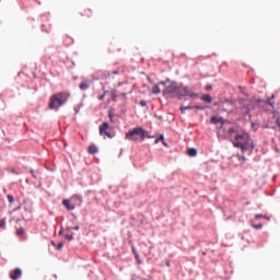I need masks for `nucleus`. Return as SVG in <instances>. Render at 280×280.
Wrapping results in <instances>:
<instances>
[{
	"label": "nucleus",
	"instance_id": "nucleus-4",
	"mask_svg": "<svg viewBox=\"0 0 280 280\" xmlns=\"http://www.w3.org/2000/svg\"><path fill=\"white\" fill-rule=\"evenodd\" d=\"M125 137L126 139H128V141H145V137H148V131H145L143 127H136L129 130L125 135Z\"/></svg>",
	"mask_w": 280,
	"mask_h": 280
},
{
	"label": "nucleus",
	"instance_id": "nucleus-9",
	"mask_svg": "<svg viewBox=\"0 0 280 280\" xmlns=\"http://www.w3.org/2000/svg\"><path fill=\"white\" fill-rule=\"evenodd\" d=\"M90 86H91V82L83 81V82L80 83L79 89L81 91H88V89H90Z\"/></svg>",
	"mask_w": 280,
	"mask_h": 280
},
{
	"label": "nucleus",
	"instance_id": "nucleus-28",
	"mask_svg": "<svg viewBox=\"0 0 280 280\" xmlns=\"http://www.w3.org/2000/svg\"><path fill=\"white\" fill-rule=\"evenodd\" d=\"M206 91H211V85H207Z\"/></svg>",
	"mask_w": 280,
	"mask_h": 280
},
{
	"label": "nucleus",
	"instance_id": "nucleus-23",
	"mask_svg": "<svg viewBox=\"0 0 280 280\" xmlns=\"http://www.w3.org/2000/svg\"><path fill=\"white\" fill-rule=\"evenodd\" d=\"M140 106H148V102H145V101H140Z\"/></svg>",
	"mask_w": 280,
	"mask_h": 280
},
{
	"label": "nucleus",
	"instance_id": "nucleus-3",
	"mask_svg": "<svg viewBox=\"0 0 280 280\" xmlns=\"http://www.w3.org/2000/svg\"><path fill=\"white\" fill-rule=\"evenodd\" d=\"M69 97H71V93L69 92H59L50 96V103L48 107L51 110H58L60 106H65L66 102H69Z\"/></svg>",
	"mask_w": 280,
	"mask_h": 280
},
{
	"label": "nucleus",
	"instance_id": "nucleus-1",
	"mask_svg": "<svg viewBox=\"0 0 280 280\" xmlns=\"http://www.w3.org/2000/svg\"><path fill=\"white\" fill-rule=\"evenodd\" d=\"M229 132L233 140L234 148H240L242 152H246V150H255V144H253V140L248 133H235V129L230 128Z\"/></svg>",
	"mask_w": 280,
	"mask_h": 280
},
{
	"label": "nucleus",
	"instance_id": "nucleus-15",
	"mask_svg": "<svg viewBox=\"0 0 280 280\" xmlns=\"http://www.w3.org/2000/svg\"><path fill=\"white\" fill-rule=\"evenodd\" d=\"M152 93L154 95H159V93H161V88H159V85H154L152 89Z\"/></svg>",
	"mask_w": 280,
	"mask_h": 280
},
{
	"label": "nucleus",
	"instance_id": "nucleus-6",
	"mask_svg": "<svg viewBox=\"0 0 280 280\" xmlns=\"http://www.w3.org/2000/svg\"><path fill=\"white\" fill-rule=\"evenodd\" d=\"M21 275H23L21 268H15L13 271L10 272V279L18 280L21 277Z\"/></svg>",
	"mask_w": 280,
	"mask_h": 280
},
{
	"label": "nucleus",
	"instance_id": "nucleus-33",
	"mask_svg": "<svg viewBox=\"0 0 280 280\" xmlns=\"http://www.w3.org/2000/svg\"><path fill=\"white\" fill-rule=\"evenodd\" d=\"M136 259H139V255L138 254H136Z\"/></svg>",
	"mask_w": 280,
	"mask_h": 280
},
{
	"label": "nucleus",
	"instance_id": "nucleus-20",
	"mask_svg": "<svg viewBox=\"0 0 280 280\" xmlns=\"http://www.w3.org/2000/svg\"><path fill=\"white\" fill-rule=\"evenodd\" d=\"M253 226L254 229H257V230L264 229V224H254Z\"/></svg>",
	"mask_w": 280,
	"mask_h": 280
},
{
	"label": "nucleus",
	"instance_id": "nucleus-19",
	"mask_svg": "<svg viewBox=\"0 0 280 280\" xmlns=\"http://www.w3.org/2000/svg\"><path fill=\"white\" fill-rule=\"evenodd\" d=\"M24 233H25V230H23V229H19L16 231V235H23Z\"/></svg>",
	"mask_w": 280,
	"mask_h": 280
},
{
	"label": "nucleus",
	"instance_id": "nucleus-30",
	"mask_svg": "<svg viewBox=\"0 0 280 280\" xmlns=\"http://www.w3.org/2000/svg\"><path fill=\"white\" fill-rule=\"evenodd\" d=\"M166 266L170 267V260H166Z\"/></svg>",
	"mask_w": 280,
	"mask_h": 280
},
{
	"label": "nucleus",
	"instance_id": "nucleus-2",
	"mask_svg": "<svg viewBox=\"0 0 280 280\" xmlns=\"http://www.w3.org/2000/svg\"><path fill=\"white\" fill-rule=\"evenodd\" d=\"M166 95L171 97H198V93H194L188 86L178 85L176 82L171 83L165 89Z\"/></svg>",
	"mask_w": 280,
	"mask_h": 280
},
{
	"label": "nucleus",
	"instance_id": "nucleus-36",
	"mask_svg": "<svg viewBox=\"0 0 280 280\" xmlns=\"http://www.w3.org/2000/svg\"><path fill=\"white\" fill-rule=\"evenodd\" d=\"M52 246H56V244L54 242H51Z\"/></svg>",
	"mask_w": 280,
	"mask_h": 280
},
{
	"label": "nucleus",
	"instance_id": "nucleus-32",
	"mask_svg": "<svg viewBox=\"0 0 280 280\" xmlns=\"http://www.w3.org/2000/svg\"><path fill=\"white\" fill-rule=\"evenodd\" d=\"M159 141H161L159 138L155 140V143H159Z\"/></svg>",
	"mask_w": 280,
	"mask_h": 280
},
{
	"label": "nucleus",
	"instance_id": "nucleus-26",
	"mask_svg": "<svg viewBox=\"0 0 280 280\" xmlns=\"http://www.w3.org/2000/svg\"><path fill=\"white\" fill-rule=\"evenodd\" d=\"M252 102H258V103H260V102H262V101L259 100V98H253Z\"/></svg>",
	"mask_w": 280,
	"mask_h": 280
},
{
	"label": "nucleus",
	"instance_id": "nucleus-13",
	"mask_svg": "<svg viewBox=\"0 0 280 280\" xmlns=\"http://www.w3.org/2000/svg\"><path fill=\"white\" fill-rule=\"evenodd\" d=\"M202 102H206V104H211V102H213V100L211 98V95L206 94L201 97Z\"/></svg>",
	"mask_w": 280,
	"mask_h": 280
},
{
	"label": "nucleus",
	"instance_id": "nucleus-29",
	"mask_svg": "<svg viewBox=\"0 0 280 280\" xmlns=\"http://www.w3.org/2000/svg\"><path fill=\"white\" fill-rule=\"evenodd\" d=\"M80 230V226H74V231H79Z\"/></svg>",
	"mask_w": 280,
	"mask_h": 280
},
{
	"label": "nucleus",
	"instance_id": "nucleus-14",
	"mask_svg": "<svg viewBox=\"0 0 280 280\" xmlns=\"http://www.w3.org/2000/svg\"><path fill=\"white\" fill-rule=\"evenodd\" d=\"M187 154H188V156H196V154H198V150H196L194 148L188 149Z\"/></svg>",
	"mask_w": 280,
	"mask_h": 280
},
{
	"label": "nucleus",
	"instance_id": "nucleus-21",
	"mask_svg": "<svg viewBox=\"0 0 280 280\" xmlns=\"http://www.w3.org/2000/svg\"><path fill=\"white\" fill-rule=\"evenodd\" d=\"M24 209L27 211V213H32V206H26Z\"/></svg>",
	"mask_w": 280,
	"mask_h": 280
},
{
	"label": "nucleus",
	"instance_id": "nucleus-27",
	"mask_svg": "<svg viewBox=\"0 0 280 280\" xmlns=\"http://www.w3.org/2000/svg\"><path fill=\"white\" fill-rule=\"evenodd\" d=\"M158 139H159L160 141H165V138H164L163 136H160Z\"/></svg>",
	"mask_w": 280,
	"mask_h": 280
},
{
	"label": "nucleus",
	"instance_id": "nucleus-25",
	"mask_svg": "<svg viewBox=\"0 0 280 280\" xmlns=\"http://www.w3.org/2000/svg\"><path fill=\"white\" fill-rule=\"evenodd\" d=\"M255 218L256 220H259V218H264V214H256Z\"/></svg>",
	"mask_w": 280,
	"mask_h": 280
},
{
	"label": "nucleus",
	"instance_id": "nucleus-11",
	"mask_svg": "<svg viewBox=\"0 0 280 280\" xmlns=\"http://www.w3.org/2000/svg\"><path fill=\"white\" fill-rule=\"evenodd\" d=\"M88 152H89V154H97V152H98L97 147L95 144H91L88 148Z\"/></svg>",
	"mask_w": 280,
	"mask_h": 280
},
{
	"label": "nucleus",
	"instance_id": "nucleus-17",
	"mask_svg": "<svg viewBox=\"0 0 280 280\" xmlns=\"http://www.w3.org/2000/svg\"><path fill=\"white\" fill-rule=\"evenodd\" d=\"M7 198H8L9 202H10V205H12L14 202V196L8 195Z\"/></svg>",
	"mask_w": 280,
	"mask_h": 280
},
{
	"label": "nucleus",
	"instance_id": "nucleus-8",
	"mask_svg": "<svg viewBox=\"0 0 280 280\" xmlns=\"http://www.w3.org/2000/svg\"><path fill=\"white\" fill-rule=\"evenodd\" d=\"M191 108H197V110H205V107L202 106H182L180 112L185 113V110H191Z\"/></svg>",
	"mask_w": 280,
	"mask_h": 280
},
{
	"label": "nucleus",
	"instance_id": "nucleus-5",
	"mask_svg": "<svg viewBox=\"0 0 280 280\" xmlns=\"http://www.w3.org/2000/svg\"><path fill=\"white\" fill-rule=\"evenodd\" d=\"M109 125L108 122H103L100 126V135H106V137L108 139H113V133H110V131H108Z\"/></svg>",
	"mask_w": 280,
	"mask_h": 280
},
{
	"label": "nucleus",
	"instance_id": "nucleus-22",
	"mask_svg": "<svg viewBox=\"0 0 280 280\" xmlns=\"http://www.w3.org/2000/svg\"><path fill=\"white\" fill-rule=\"evenodd\" d=\"M62 246H65V243L63 242L59 243L57 246V250H61Z\"/></svg>",
	"mask_w": 280,
	"mask_h": 280
},
{
	"label": "nucleus",
	"instance_id": "nucleus-16",
	"mask_svg": "<svg viewBox=\"0 0 280 280\" xmlns=\"http://www.w3.org/2000/svg\"><path fill=\"white\" fill-rule=\"evenodd\" d=\"M7 221L5 219L0 220V229H5Z\"/></svg>",
	"mask_w": 280,
	"mask_h": 280
},
{
	"label": "nucleus",
	"instance_id": "nucleus-35",
	"mask_svg": "<svg viewBox=\"0 0 280 280\" xmlns=\"http://www.w3.org/2000/svg\"><path fill=\"white\" fill-rule=\"evenodd\" d=\"M59 235H62V231L59 232Z\"/></svg>",
	"mask_w": 280,
	"mask_h": 280
},
{
	"label": "nucleus",
	"instance_id": "nucleus-34",
	"mask_svg": "<svg viewBox=\"0 0 280 280\" xmlns=\"http://www.w3.org/2000/svg\"><path fill=\"white\" fill-rule=\"evenodd\" d=\"M113 73H114V74H117V73H119V72H117V71H114Z\"/></svg>",
	"mask_w": 280,
	"mask_h": 280
},
{
	"label": "nucleus",
	"instance_id": "nucleus-18",
	"mask_svg": "<svg viewBox=\"0 0 280 280\" xmlns=\"http://www.w3.org/2000/svg\"><path fill=\"white\" fill-rule=\"evenodd\" d=\"M65 237L68 242H71L73 240V234H66Z\"/></svg>",
	"mask_w": 280,
	"mask_h": 280
},
{
	"label": "nucleus",
	"instance_id": "nucleus-7",
	"mask_svg": "<svg viewBox=\"0 0 280 280\" xmlns=\"http://www.w3.org/2000/svg\"><path fill=\"white\" fill-rule=\"evenodd\" d=\"M62 205L68 211H73L75 209V205L71 203L69 199L63 200Z\"/></svg>",
	"mask_w": 280,
	"mask_h": 280
},
{
	"label": "nucleus",
	"instance_id": "nucleus-10",
	"mask_svg": "<svg viewBox=\"0 0 280 280\" xmlns=\"http://www.w3.org/2000/svg\"><path fill=\"white\" fill-rule=\"evenodd\" d=\"M91 14H93V12L91 11V9H83L81 11V16H84L85 19H91Z\"/></svg>",
	"mask_w": 280,
	"mask_h": 280
},
{
	"label": "nucleus",
	"instance_id": "nucleus-24",
	"mask_svg": "<svg viewBox=\"0 0 280 280\" xmlns=\"http://www.w3.org/2000/svg\"><path fill=\"white\" fill-rule=\"evenodd\" d=\"M106 97V93H104L103 95L98 96V100H104Z\"/></svg>",
	"mask_w": 280,
	"mask_h": 280
},
{
	"label": "nucleus",
	"instance_id": "nucleus-31",
	"mask_svg": "<svg viewBox=\"0 0 280 280\" xmlns=\"http://www.w3.org/2000/svg\"><path fill=\"white\" fill-rule=\"evenodd\" d=\"M162 142H163V145H167V143L165 142V140H163Z\"/></svg>",
	"mask_w": 280,
	"mask_h": 280
},
{
	"label": "nucleus",
	"instance_id": "nucleus-12",
	"mask_svg": "<svg viewBox=\"0 0 280 280\" xmlns=\"http://www.w3.org/2000/svg\"><path fill=\"white\" fill-rule=\"evenodd\" d=\"M210 121H211V124H222L224 121V118L213 116Z\"/></svg>",
	"mask_w": 280,
	"mask_h": 280
}]
</instances>
